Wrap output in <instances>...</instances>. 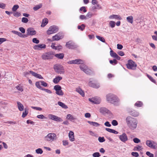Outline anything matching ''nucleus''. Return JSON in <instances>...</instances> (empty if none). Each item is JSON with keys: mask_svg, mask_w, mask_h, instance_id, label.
Returning <instances> with one entry per match:
<instances>
[{"mask_svg": "<svg viewBox=\"0 0 157 157\" xmlns=\"http://www.w3.org/2000/svg\"><path fill=\"white\" fill-rule=\"evenodd\" d=\"M28 19L25 17H23L22 18L21 21L23 23H27L28 22Z\"/></svg>", "mask_w": 157, "mask_h": 157, "instance_id": "54", "label": "nucleus"}, {"mask_svg": "<svg viewBox=\"0 0 157 157\" xmlns=\"http://www.w3.org/2000/svg\"><path fill=\"white\" fill-rule=\"evenodd\" d=\"M142 148V146H140L138 145L137 146L135 147L133 149V150L135 151H140Z\"/></svg>", "mask_w": 157, "mask_h": 157, "instance_id": "44", "label": "nucleus"}, {"mask_svg": "<svg viewBox=\"0 0 157 157\" xmlns=\"http://www.w3.org/2000/svg\"><path fill=\"white\" fill-rule=\"evenodd\" d=\"M92 156L93 157H99L101 155L99 152H96L92 154Z\"/></svg>", "mask_w": 157, "mask_h": 157, "instance_id": "51", "label": "nucleus"}, {"mask_svg": "<svg viewBox=\"0 0 157 157\" xmlns=\"http://www.w3.org/2000/svg\"><path fill=\"white\" fill-rule=\"evenodd\" d=\"M32 41L33 43L36 44H38L40 42L39 40L36 38H33V39Z\"/></svg>", "mask_w": 157, "mask_h": 157, "instance_id": "56", "label": "nucleus"}, {"mask_svg": "<svg viewBox=\"0 0 157 157\" xmlns=\"http://www.w3.org/2000/svg\"><path fill=\"white\" fill-rule=\"evenodd\" d=\"M146 154L148 156H149V157H154V155L151 153L149 151H147L146 152Z\"/></svg>", "mask_w": 157, "mask_h": 157, "instance_id": "61", "label": "nucleus"}, {"mask_svg": "<svg viewBox=\"0 0 157 157\" xmlns=\"http://www.w3.org/2000/svg\"><path fill=\"white\" fill-rule=\"evenodd\" d=\"M131 155L133 156H134L136 157H137L139 155L138 153L137 152H132L131 153Z\"/></svg>", "mask_w": 157, "mask_h": 157, "instance_id": "62", "label": "nucleus"}, {"mask_svg": "<svg viewBox=\"0 0 157 157\" xmlns=\"http://www.w3.org/2000/svg\"><path fill=\"white\" fill-rule=\"evenodd\" d=\"M17 35L21 37L24 38L27 37V36L26 35V34H22V33L19 32H18Z\"/></svg>", "mask_w": 157, "mask_h": 157, "instance_id": "45", "label": "nucleus"}, {"mask_svg": "<svg viewBox=\"0 0 157 157\" xmlns=\"http://www.w3.org/2000/svg\"><path fill=\"white\" fill-rule=\"evenodd\" d=\"M19 30L23 33H25V29L22 27H20Z\"/></svg>", "mask_w": 157, "mask_h": 157, "instance_id": "63", "label": "nucleus"}, {"mask_svg": "<svg viewBox=\"0 0 157 157\" xmlns=\"http://www.w3.org/2000/svg\"><path fill=\"white\" fill-rule=\"evenodd\" d=\"M146 144L148 146L151 148H155V146L153 145L152 142L150 140H147V141Z\"/></svg>", "mask_w": 157, "mask_h": 157, "instance_id": "26", "label": "nucleus"}, {"mask_svg": "<svg viewBox=\"0 0 157 157\" xmlns=\"http://www.w3.org/2000/svg\"><path fill=\"white\" fill-rule=\"evenodd\" d=\"M75 64H82L84 63V61L83 60L78 59H76L75 60Z\"/></svg>", "mask_w": 157, "mask_h": 157, "instance_id": "35", "label": "nucleus"}, {"mask_svg": "<svg viewBox=\"0 0 157 157\" xmlns=\"http://www.w3.org/2000/svg\"><path fill=\"white\" fill-rule=\"evenodd\" d=\"M46 47V45L44 44H39L35 45L33 46V48L35 50H40L41 48H45Z\"/></svg>", "mask_w": 157, "mask_h": 157, "instance_id": "15", "label": "nucleus"}, {"mask_svg": "<svg viewBox=\"0 0 157 157\" xmlns=\"http://www.w3.org/2000/svg\"><path fill=\"white\" fill-rule=\"evenodd\" d=\"M16 88L18 90L20 91H23V89L22 88V87L20 86H16Z\"/></svg>", "mask_w": 157, "mask_h": 157, "instance_id": "64", "label": "nucleus"}, {"mask_svg": "<svg viewBox=\"0 0 157 157\" xmlns=\"http://www.w3.org/2000/svg\"><path fill=\"white\" fill-rule=\"evenodd\" d=\"M62 79V77L58 76L54 78L53 81L55 84H57Z\"/></svg>", "mask_w": 157, "mask_h": 157, "instance_id": "20", "label": "nucleus"}, {"mask_svg": "<svg viewBox=\"0 0 157 157\" xmlns=\"http://www.w3.org/2000/svg\"><path fill=\"white\" fill-rule=\"evenodd\" d=\"M40 82L41 83V84L44 87H47L48 86V84L43 81H40Z\"/></svg>", "mask_w": 157, "mask_h": 157, "instance_id": "58", "label": "nucleus"}, {"mask_svg": "<svg viewBox=\"0 0 157 157\" xmlns=\"http://www.w3.org/2000/svg\"><path fill=\"white\" fill-rule=\"evenodd\" d=\"M62 33H59L52 36V40H58L63 38Z\"/></svg>", "mask_w": 157, "mask_h": 157, "instance_id": "12", "label": "nucleus"}, {"mask_svg": "<svg viewBox=\"0 0 157 157\" xmlns=\"http://www.w3.org/2000/svg\"><path fill=\"white\" fill-rule=\"evenodd\" d=\"M112 124L113 126H117L118 124L117 121L116 120H113L112 121Z\"/></svg>", "mask_w": 157, "mask_h": 157, "instance_id": "59", "label": "nucleus"}, {"mask_svg": "<svg viewBox=\"0 0 157 157\" xmlns=\"http://www.w3.org/2000/svg\"><path fill=\"white\" fill-rule=\"evenodd\" d=\"M108 110L107 109L104 107H101L100 109V112L102 114L107 113Z\"/></svg>", "mask_w": 157, "mask_h": 157, "instance_id": "28", "label": "nucleus"}, {"mask_svg": "<svg viewBox=\"0 0 157 157\" xmlns=\"http://www.w3.org/2000/svg\"><path fill=\"white\" fill-rule=\"evenodd\" d=\"M126 20L128 22L131 24H132L133 22V17L132 16H129L127 17Z\"/></svg>", "mask_w": 157, "mask_h": 157, "instance_id": "33", "label": "nucleus"}, {"mask_svg": "<svg viewBox=\"0 0 157 157\" xmlns=\"http://www.w3.org/2000/svg\"><path fill=\"white\" fill-rule=\"evenodd\" d=\"M105 129L106 131H107L109 132H110L111 133H114L115 134H118L119 133L118 132L116 131V130H115L113 129H111V128H105Z\"/></svg>", "mask_w": 157, "mask_h": 157, "instance_id": "25", "label": "nucleus"}, {"mask_svg": "<svg viewBox=\"0 0 157 157\" xmlns=\"http://www.w3.org/2000/svg\"><path fill=\"white\" fill-rule=\"evenodd\" d=\"M98 140L100 143L103 142L105 141V140L104 138V137H99L98 138Z\"/></svg>", "mask_w": 157, "mask_h": 157, "instance_id": "52", "label": "nucleus"}, {"mask_svg": "<svg viewBox=\"0 0 157 157\" xmlns=\"http://www.w3.org/2000/svg\"><path fill=\"white\" fill-rule=\"evenodd\" d=\"M29 73L30 74H32L33 76L35 77L36 78L41 79H43V78L40 75L38 74L37 73L33 72V71H29Z\"/></svg>", "mask_w": 157, "mask_h": 157, "instance_id": "17", "label": "nucleus"}, {"mask_svg": "<svg viewBox=\"0 0 157 157\" xmlns=\"http://www.w3.org/2000/svg\"><path fill=\"white\" fill-rule=\"evenodd\" d=\"M109 18L110 19H116L118 20H121L122 18L118 15L113 14L110 15L109 16Z\"/></svg>", "mask_w": 157, "mask_h": 157, "instance_id": "19", "label": "nucleus"}, {"mask_svg": "<svg viewBox=\"0 0 157 157\" xmlns=\"http://www.w3.org/2000/svg\"><path fill=\"white\" fill-rule=\"evenodd\" d=\"M28 113V109L25 108V111L23 112L22 113V117L23 118L25 117Z\"/></svg>", "mask_w": 157, "mask_h": 157, "instance_id": "39", "label": "nucleus"}, {"mask_svg": "<svg viewBox=\"0 0 157 157\" xmlns=\"http://www.w3.org/2000/svg\"><path fill=\"white\" fill-rule=\"evenodd\" d=\"M115 22L113 21H110L109 23V25L111 28H114L115 26Z\"/></svg>", "mask_w": 157, "mask_h": 157, "instance_id": "46", "label": "nucleus"}, {"mask_svg": "<svg viewBox=\"0 0 157 157\" xmlns=\"http://www.w3.org/2000/svg\"><path fill=\"white\" fill-rule=\"evenodd\" d=\"M42 4L40 3L39 4L33 7V10L34 11H37L40 8L42 7Z\"/></svg>", "mask_w": 157, "mask_h": 157, "instance_id": "30", "label": "nucleus"}, {"mask_svg": "<svg viewBox=\"0 0 157 157\" xmlns=\"http://www.w3.org/2000/svg\"><path fill=\"white\" fill-rule=\"evenodd\" d=\"M126 66L127 68L129 69L135 70L136 69L137 65L134 61L130 59L128 60Z\"/></svg>", "mask_w": 157, "mask_h": 157, "instance_id": "3", "label": "nucleus"}, {"mask_svg": "<svg viewBox=\"0 0 157 157\" xmlns=\"http://www.w3.org/2000/svg\"><path fill=\"white\" fill-rule=\"evenodd\" d=\"M89 100L90 102L95 104H99L101 101V99L100 98L95 97L91 98H89Z\"/></svg>", "mask_w": 157, "mask_h": 157, "instance_id": "10", "label": "nucleus"}, {"mask_svg": "<svg viewBox=\"0 0 157 157\" xmlns=\"http://www.w3.org/2000/svg\"><path fill=\"white\" fill-rule=\"evenodd\" d=\"M58 104L60 106H61L62 108L65 109H67L68 108V107L67 105L61 102L58 101Z\"/></svg>", "mask_w": 157, "mask_h": 157, "instance_id": "32", "label": "nucleus"}, {"mask_svg": "<svg viewBox=\"0 0 157 157\" xmlns=\"http://www.w3.org/2000/svg\"><path fill=\"white\" fill-rule=\"evenodd\" d=\"M110 55L111 57L116 59L118 60H120L121 59V57L112 50L110 51Z\"/></svg>", "mask_w": 157, "mask_h": 157, "instance_id": "16", "label": "nucleus"}, {"mask_svg": "<svg viewBox=\"0 0 157 157\" xmlns=\"http://www.w3.org/2000/svg\"><path fill=\"white\" fill-rule=\"evenodd\" d=\"M66 47L69 49H75L77 48L78 46L72 41L70 40L66 42Z\"/></svg>", "mask_w": 157, "mask_h": 157, "instance_id": "6", "label": "nucleus"}, {"mask_svg": "<svg viewBox=\"0 0 157 157\" xmlns=\"http://www.w3.org/2000/svg\"><path fill=\"white\" fill-rule=\"evenodd\" d=\"M106 100L107 101L115 105L118 106L120 104V100L116 95L109 94L106 95Z\"/></svg>", "mask_w": 157, "mask_h": 157, "instance_id": "1", "label": "nucleus"}, {"mask_svg": "<svg viewBox=\"0 0 157 157\" xmlns=\"http://www.w3.org/2000/svg\"><path fill=\"white\" fill-rule=\"evenodd\" d=\"M96 37L99 40L105 43V39L102 37L100 36H96Z\"/></svg>", "mask_w": 157, "mask_h": 157, "instance_id": "42", "label": "nucleus"}, {"mask_svg": "<svg viewBox=\"0 0 157 157\" xmlns=\"http://www.w3.org/2000/svg\"><path fill=\"white\" fill-rule=\"evenodd\" d=\"M59 27L56 25L50 26L47 32V34L50 35L53 33L57 32L59 30Z\"/></svg>", "mask_w": 157, "mask_h": 157, "instance_id": "5", "label": "nucleus"}, {"mask_svg": "<svg viewBox=\"0 0 157 157\" xmlns=\"http://www.w3.org/2000/svg\"><path fill=\"white\" fill-rule=\"evenodd\" d=\"M143 103L141 101H137L134 105L135 106H136L137 107H140L142 106Z\"/></svg>", "mask_w": 157, "mask_h": 157, "instance_id": "36", "label": "nucleus"}, {"mask_svg": "<svg viewBox=\"0 0 157 157\" xmlns=\"http://www.w3.org/2000/svg\"><path fill=\"white\" fill-rule=\"evenodd\" d=\"M93 15V14L90 12H89L86 15V19H87L91 18Z\"/></svg>", "mask_w": 157, "mask_h": 157, "instance_id": "50", "label": "nucleus"}, {"mask_svg": "<svg viewBox=\"0 0 157 157\" xmlns=\"http://www.w3.org/2000/svg\"><path fill=\"white\" fill-rule=\"evenodd\" d=\"M40 82L38 81L36 82L35 83V85L37 88L41 90L42 87L40 85Z\"/></svg>", "mask_w": 157, "mask_h": 157, "instance_id": "53", "label": "nucleus"}, {"mask_svg": "<svg viewBox=\"0 0 157 157\" xmlns=\"http://www.w3.org/2000/svg\"><path fill=\"white\" fill-rule=\"evenodd\" d=\"M55 56L59 59H62L64 57V54L63 53L56 54L55 55Z\"/></svg>", "mask_w": 157, "mask_h": 157, "instance_id": "27", "label": "nucleus"}, {"mask_svg": "<svg viewBox=\"0 0 157 157\" xmlns=\"http://www.w3.org/2000/svg\"><path fill=\"white\" fill-rule=\"evenodd\" d=\"M126 121L128 126L131 129L134 130L136 128L138 122L134 118L128 116L126 119Z\"/></svg>", "mask_w": 157, "mask_h": 157, "instance_id": "2", "label": "nucleus"}, {"mask_svg": "<svg viewBox=\"0 0 157 157\" xmlns=\"http://www.w3.org/2000/svg\"><path fill=\"white\" fill-rule=\"evenodd\" d=\"M109 61L110 63L113 65L116 64L118 63V61L116 59H114L113 60H110Z\"/></svg>", "mask_w": 157, "mask_h": 157, "instance_id": "41", "label": "nucleus"}, {"mask_svg": "<svg viewBox=\"0 0 157 157\" xmlns=\"http://www.w3.org/2000/svg\"><path fill=\"white\" fill-rule=\"evenodd\" d=\"M76 91L81 95L82 97H84L85 96L84 92L80 88H77L76 89Z\"/></svg>", "mask_w": 157, "mask_h": 157, "instance_id": "29", "label": "nucleus"}, {"mask_svg": "<svg viewBox=\"0 0 157 157\" xmlns=\"http://www.w3.org/2000/svg\"><path fill=\"white\" fill-rule=\"evenodd\" d=\"M87 122L90 125H92L93 126L95 127H98L100 126V124L96 122L87 121Z\"/></svg>", "mask_w": 157, "mask_h": 157, "instance_id": "31", "label": "nucleus"}, {"mask_svg": "<svg viewBox=\"0 0 157 157\" xmlns=\"http://www.w3.org/2000/svg\"><path fill=\"white\" fill-rule=\"evenodd\" d=\"M54 89L56 91V94L59 96H62L63 95V92L61 90V87L59 85H56L54 86Z\"/></svg>", "mask_w": 157, "mask_h": 157, "instance_id": "7", "label": "nucleus"}, {"mask_svg": "<svg viewBox=\"0 0 157 157\" xmlns=\"http://www.w3.org/2000/svg\"><path fill=\"white\" fill-rule=\"evenodd\" d=\"M92 7V10H94L96 9H100L101 8V7L100 5L98 4Z\"/></svg>", "mask_w": 157, "mask_h": 157, "instance_id": "43", "label": "nucleus"}, {"mask_svg": "<svg viewBox=\"0 0 157 157\" xmlns=\"http://www.w3.org/2000/svg\"><path fill=\"white\" fill-rule=\"evenodd\" d=\"M67 118L68 120H70L71 121L75 120L76 119V118L73 117V116L70 114L67 115Z\"/></svg>", "mask_w": 157, "mask_h": 157, "instance_id": "37", "label": "nucleus"}, {"mask_svg": "<svg viewBox=\"0 0 157 157\" xmlns=\"http://www.w3.org/2000/svg\"><path fill=\"white\" fill-rule=\"evenodd\" d=\"M17 107L18 109L20 111H22L24 110V106L19 101L17 102Z\"/></svg>", "mask_w": 157, "mask_h": 157, "instance_id": "21", "label": "nucleus"}, {"mask_svg": "<svg viewBox=\"0 0 157 157\" xmlns=\"http://www.w3.org/2000/svg\"><path fill=\"white\" fill-rule=\"evenodd\" d=\"M19 6L18 5H14L12 8V10L13 11H15L19 8Z\"/></svg>", "mask_w": 157, "mask_h": 157, "instance_id": "49", "label": "nucleus"}, {"mask_svg": "<svg viewBox=\"0 0 157 157\" xmlns=\"http://www.w3.org/2000/svg\"><path fill=\"white\" fill-rule=\"evenodd\" d=\"M53 55L50 52H48L42 56V57L43 59L44 60L48 59H52Z\"/></svg>", "mask_w": 157, "mask_h": 157, "instance_id": "13", "label": "nucleus"}, {"mask_svg": "<svg viewBox=\"0 0 157 157\" xmlns=\"http://www.w3.org/2000/svg\"><path fill=\"white\" fill-rule=\"evenodd\" d=\"M134 142L135 143H138L140 142V140L137 138H134L133 139Z\"/></svg>", "mask_w": 157, "mask_h": 157, "instance_id": "57", "label": "nucleus"}, {"mask_svg": "<svg viewBox=\"0 0 157 157\" xmlns=\"http://www.w3.org/2000/svg\"><path fill=\"white\" fill-rule=\"evenodd\" d=\"M56 135L54 133H49L45 136V139L47 141H53Z\"/></svg>", "mask_w": 157, "mask_h": 157, "instance_id": "11", "label": "nucleus"}, {"mask_svg": "<svg viewBox=\"0 0 157 157\" xmlns=\"http://www.w3.org/2000/svg\"><path fill=\"white\" fill-rule=\"evenodd\" d=\"M80 68L81 70L84 72L85 70L87 68V67L86 66L83 64H81L80 66Z\"/></svg>", "mask_w": 157, "mask_h": 157, "instance_id": "38", "label": "nucleus"}, {"mask_svg": "<svg viewBox=\"0 0 157 157\" xmlns=\"http://www.w3.org/2000/svg\"><path fill=\"white\" fill-rule=\"evenodd\" d=\"M53 68L56 72L58 74H62L64 73L65 71L64 68L62 65H55Z\"/></svg>", "mask_w": 157, "mask_h": 157, "instance_id": "4", "label": "nucleus"}, {"mask_svg": "<svg viewBox=\"0 0 157 157\" xmlns=\"http://www.w3.org/2000/svg\"><path fill=\"white\" fill-rule=\"evenodd\" d=\"M119 138L124 143H125L128 140L127 135L125 133H123L121 135H120Z\"/></svg>", "mask_w": 157, "mask_h": 157, "instance_id": "14", "label": "nucleus"}, {"mask_svg": "<svg viewBox=\"0 0 157 157\" xmlns=\"http://www.w3.org/2000/svg\"><path fill=\"white\" fill-rule=\"evenodd\" d=\"M89 85L90 86L93 88H98L99 87V85L98 84H97L95 83H93L91 81L90 82H89Z\"/></svg>", "mask_w": 157, "mask_h": 157, "instance_id": "22", "label": "nucleus"}, {"mask_svg": "<svg viewBox=\"0 0 157 157\" xmlns=\"http://www.w3.org/2000/svg\"><path fill=\"white\" fill-rule=\"evenodd\" d=\"M36 152L38 154H42L43 153V151L42 149L39 148L36 150Z\"/></svg>", "mask_w": 157, "mask_h": 157, "instance_id": "47", "label": "nucleus"}, {"mask_svg": "<svg viewBox=\"0 0 157 157\" xmlns=\"http://www.w3.org/2000/svg\"><path fill=\"white\" fill-rule=\"evenodd\" d=\"M48 117L50 119L56 121L61 122L63 121V119L60 117L52 114H49L48 115Z\"/></svg>", "mask_w": 157, "mask_h": 157, "instance_id": "9", "label": "nucleus"}, {"mask_svg": "<svg viewBox=\"0 0 157 157\" xmlns=\"http://www.w3.org/2000/svg\"><path fill=\"white\" fill-rule=\"evenodd\" d=\"M37 117L39 119H47V117H45L43 115L41 114V115H39L37 116Z\"/></svg>", "mask_w": 157, "mask_h": 157, "instance_id": "55", "label": "nucleus"}, {"mask_svg": "<svg viewBox=\"0 0 157 157\" xmlns=\"http://www.w3.org/2000/svg\"><path fill=\"white\" fill-rule=\"evenodd\" d=\"M130 114L134 117H137L139 115V113L135 110L129 111Z\"/></svg>", "mask_w": 157, "mask_h": 157, "instance_id": "23", "label": "nucleus"}, {"mask_svg": "<svg viewBox=\"0 0 157 157\" xmlns=\"http://www.w3.org/2000/svg\"><path fill=\"white\" fill-rule=\"evenodd\" d=\"M84 72L86 74L89 75H91L94 73V72L92 70L88 68L85 70Z\"/></svg>", "mask_w": 157, "mask_h": 157, "instance_id": "24", "label": "nucleus"}, {"mask_svg": "<svg viewBox=\"0 0 157 157\" xmlns=\"http://www.w3.org/2000/svg\"><path fill=\"white\" fill-rule=\"evenodd\" d=\"M48 20L47 18L43 19L41 25V27H44L48 24Z\"/></svg>", "mask_w": 157, "mask_h": 157, "instance_id": "34", "label": "nucleus"}, {"mask_svg": "<svg viewBox=\"0 0 157 157\" xmlns=\"http://www.w3.org/2000/svg\"><path fill=\"white\" fill-rule=\"evenodd\" d=\"M36 33V31L34 30V29L33 28L30 27L27 29L26 35L27 36V37L29 36L35 35Z\"/></svg>", "mask_w": 157, "mask_h": 157, "instance_id": "8", "label": "nucleus"}, {"mask_svg": "<svg viewBox=\"0 0 157 157\" xmlns=\"http://www.w3.org/2000/svg\"><path fill=\"white\" fill-rule=\"evenodd\" d=\"M69 136L70 140L71 141L75 140L74 133L72 131H70L69 133Z\"/></svg>", "mask_w": 157, "mask_h": 157, "instance_id": "18", "label": "nucleus"}, {"mask_svg": "<svg viewBox=\"0 0 157 157\" xmlns=\"http://www.w3.org/2000/svg\"><path fill=\"white\" fill-rule=\"evenodd\" d=\"M85 25L84 24H82L81 25H78V28L79 29H80L81 31H83L85 29Z\"/></svg>", "mask_w": 157, "mask_h": 157, "instance_id": "40", "label": "nucleus"}, {"mask_svg": "<svg viewBox=\"0 0 157 157\" xmlns=\"http://www.w3.org/2000/svg\"><path fill=\"white\" fill-rule=\"evenodd\" d=\"M13 16L16 17H18L21 15V13L18 12H16L13 13Z\"/></svg>", "mask_w": 157, "mask_h": 157, "instance_id": "60", "label": "nucleus"}, {"mask_svg": "<svg viewBox=\"0 0 157 157\" xmlns=\"http://www.w3.org/2000/svg\"><path fill=\"white\" fill-rule=\"evenodd\" d=\"M79 11H82L83 13H86L87 11V10H86V7L83 6L80 8Z\"/></svg>", "mask_w": 157, "mask_h": 157, "instance_id": "48", "label": "nucleus"}]
</instances>
